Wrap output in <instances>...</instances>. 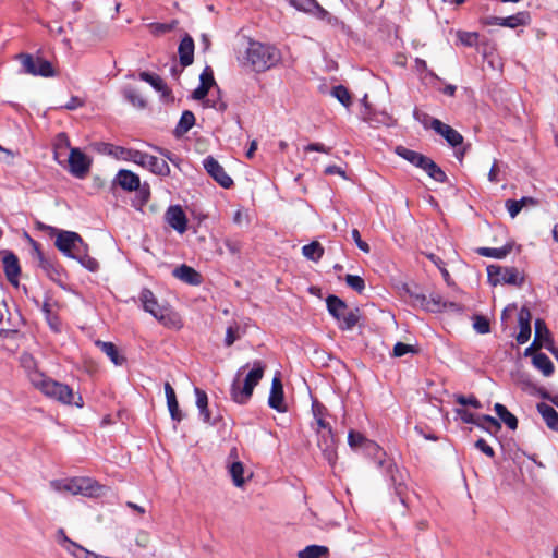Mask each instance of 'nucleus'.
<instances>
[{
    "label": "nucleus",
    "mask_w": 558,
    "mask_h": 558,
    "mask_svg": "<svg viewBox=\"0 0 558 558\" xmlns=\"http://www.w3.org/2000/svg\"><path fill=\"white\" fill-rule=\"evenodd\" d=\"M239 61L252 71L262 73L281 61V52L272 45L248 39L244 51L239 56Z\"/></svg>",
    "instance_id": "1"
},
{
    "label": "nucleus",
    "mask_w": 558,
    "mask_h": 558,
    "mask_svg": "<svg viewBox=\"0 0 558 558\" xmlns=\"http://www.w3.org/2000/svg\"><path fill=\"white\" fill-rule=\"evenodd\" d=\"M54 245L65 256L76 259L89 271H96L99 268L98 262L88 255V245L81 235L73 231H57Z\"/></svg>",
    "instance_id": "2"
},
{
    "label": "nucleus",
    "mask_w": 558,
    "mask_h": 558,
    "mask_svg": "<svg viewBox=\"0 0 558 558\" xmlns=\"http://www.w3.org/2000/svg\"><path fill=\"white\" fill-rule=\"evenodd\" d=\"M50 486L58 493L83 495L85 497H101L109 490L107 486L85 476L54 480L50 482Z\"/></svg>",
    "instance_id": "3"
},
{
    "label": "nucleus",
    "mask_w": 558,
    "mask_h": 558,
    "mask_svg": "<svg viewBox=\"0 0 558 558\" xmlns=\"http://www.w3.org/2000/svg\"><path fill=\"white\" fill-rule=\"evenodd\" d=\"M240 368L231 385V398L236 403H245L252 396L255 386L259 383L264 375V365L262 362H255L253 368L245 376L243 384L241 381L242 371Z\"/></svg>",
    "instance_id": "4"
},
{
    "label": "nucleus",
    "mask_w": 558,
    "mask_h": 558,
    "mask_svg": "<svg viewBox=\"0 0 558 558\" xmlns=\"http://www.w3.org/2000/svg\"><path fill=\"white\" fill-rule=\"evenodd\" d=\"M31 383L47 397L65 404L75 403L77 407H82V403L74 401V392L68 385L47 378L43 373H33Z\"/></svg>",
    "instance_id": "5"
},
{
    "label": "nucleus",
    "mask_w": 558,
    "mask_h": 558,
    "mask_svg": "<svg viewBox=\"0 0 558 558\" xmlns=\"http://www.w3.org/2000/svg\"><path fill=\"white\" fill-rule=\"evenodd\" d=\"M140 300L144 311L151 314L163 326L169 328L181 327V320L178 314L174 313L170 307L159 304L150 290H142Z\"/></svg>",
    "instance_id": "6"
},
{
    "label": "nucleus",
    "mask_w": 558,
    "mask_h": 558,
    "mask_svg": "<svg viewBox=\"0 0 558 558\" xmlns=\"http://www.w3.org/2000/svg\"><path fill=\"white\" fill-rule=\"evenodd\" d=\"M326 303L328 312L337 319L341 329L350 330L357 324L359 310L349 308L348 305L336 295H329Z\"/></svg>",
    "instance_id": "7"
},
{
    "label": "nucleus",
    "mask_w": 558,
    "mask_h": 558,
    "mask_svg": "<svg viewBox=\"0 0 558 558\" xmlns=\"http://www.w3.org/2000/svg\"><path fill=\"white\" fill-rule=\"evenodd\" d=\"M488 280L493 286L497 284H513L521 286L524 277L514 267H501L498 265H490L487 267Z\"/></svg>",
    "instance_id": "8"
},
{
    "label": "nucleus",
    "mask_w": 558,
    "mask_h": 558,
    "mask_svg": "<svg viewBox=\"0 0 558 558\" xmlns=\"http://www.w3.org/2000/svg\"><path fill=\"white\" fill-rule=\"evenodd\" d=\"M546 348L558 359V349L554 347L550 331L542 319L535 322V337L531 347L525 350V355H529L532 350Z\"/></svg>",
    "instance_id": "9"
},
{
    "label": "nucleus",
    "mask_w": 558,
    "mask_h": 558,
    "mask_svg": "<svg viewBox=\"0 0 558 558\" xmlns=\"http://www.w3.org/2000/svg\"><path fill=\"white\" fill-rule=\"evenodd\" d=\"M22 66L25 73L31 75H40L44 77L53 76L54 72L49 61L40 58L34 59L31 54L20 56Z\"/></svg>",
    "instance_id": "10"
},
{
    "label": "nucleus",
    "mask_w": 558,
    "mask_h": 558,
    "mask_svg": "<svg viewBox=\"0 0 558 558\" xmlns=\"http://www.w3.org/2000/svg\"><path fill=\"white\" fill-rule=\"evenodd\" d=\"M429 121V126L440 136H442L452 147L459 146L463 143V136L450 125L441 122L436 118H430L424 114V123Z\"/></svg>",
    "instance_id": "11"
},
{
    "label": "nucleus",
    "mask_w": 558,
    "mask_h": 558,
    "mask_svg": "<svg viewBox=\"0 0 558 558\" xmlns=\"http://www.w3.org/2000/svg\"><path fill=\"white\" fill-rule=\"evenodd\" d=\"M69 170L76 178H84L90 168V159L78 148H70Z\"/></svg>",
    "instance_id": "12"
},
{
    "label": "nucleus",
    "mask_w": 558,
    "mask_h": 558,
    "mask_svg": "<svg viewBox=\"0 0 558 558\" xmlns=\"http://www.w3.org/2000/svg\"><path fill=\"white\" fill-rule=\"evenodd\" d=\"M416 300L420 306L425 311L437 313L444 310L461 311V306L456 302H445L439 294H430L429 298L426 295H416Z\"/></svg>",
    "instance_id": "13"
},
{
    "label": "nucleus",
    "mask_w": 558,
    "mask_h": 558,
    "mask_svg": "<svg viewBox=\"0 0 558 558\" xmlns=\"http://www.w3.org/2000/svg\"><path fill=\"white\" fill-rule=\"evenodd\" d=\"M203 165L207 173L222 187L228 189L233 185V180L231 177L214 157H206L203 161Z\"/></svg>",
    "instance_id": "14"
},
{
    "label": "nucleus",
    "mask_w": 558,
    "mask_h": 558,
    "mask_svg": "<svg viewBox=\"0 0 558 558\" xmlns=\"http://www.w3.org/2000/svg\"><path fill=\"white\" fill-rule=\"evenodd\" d=\"M530 21V13L526 11H521L507 17L490 16L485 20V23L488 25H499L509 28H517L520 26L529 25Z\"/></svg>",
    "instance_id": "15"
},
{
    "label": "nucleus",
    "mask_w": 558,
    "mask_h": 558,
    "mask_svg": "<svg viewBox=\"0 0 558 558\" xmlns=\"http://www.w3.org/2000/svg\"><path fill=\"white\" fill-rule=\"evenodd\" d=\"M57 541L74 558H98L95 553L71 541L62 529L57 533Z\"/></svg>",
    "instance_id": "16"
},
{
    "label": "nucleus",
    "mask_w": 558,
    "mask_h": 558,
    "mask_svg": "<svg viewBox=\"0 0 558 558\" xmlns=\"http://www.w3.org/2000/svg\"><path fill=\"white\" fill-rule=\"evenodd\" d=\"M3 270L7 279L14 286L19 283V276L21 274L20 263L17 256L10 252L4 251L2 257Z\"/></svg>",
    "instance_id": "17"
},
{
    "label": "nucleus",
    "mask_w": 558,
    "mask_h": 558,
    "mask_svg": "<svg viewBox=\"0 0 558 558\" xmlns=\"http://www.w3.org/2000/svg\"><path fill=\"white\" fill-rule=\"evenodd\" d=\"M166 220L179 233L182 234L186 231L187 219L180 206H170L166 211Z\"/></svg>",
    "instance_id": "18"
},
{
    "label": "nucleus",
    "mask_w": 558,
    "mask_h": 558,
    "mask_svg": "<svg viewBox=\"0 0 558 558\" xmlns=\"http://www.w3.org/2000/svg\"><path fill=\"white\" fill-rule=\"evenodd\" d=\"M318 436V447L320 448L325 458L332 462L336 458L335 451V437L331 429H324L320 433H317Z\"/></svg>",
    "instance_id": "19"
},
{
    "label": "nucleus",
    "mask_w": 558,
    "mask_h": 558,
    "mask_svg": "<svg viewBox=\"0 0 558 558\" xmlns=\"http://www.w3.org/2000/svg\"><path fill=\"white\" fill-rule=\"evenodd\" d=\"M268 404L270 408L278 412L286 411V404L283 399V387L280 378L275 377L271 383V390L268 398Z\"/></svg>",
    "instance_id": "20"
},
{
    "label": "nucleus",
    "mask_w": 558,
    "mask_h": 558,
    "mask_svg": "<svg viewBox=\"0 0 558 558\" xmlns=\"http://www.w3.org/2000/svg\"><path fill=\"white\" fill-rule=\"evenodd\" d=\"M520 331L517 335L519 344H524L531 337V313L526 307H522L518 315Z\"/></svg>",
    "instance_id": "21"
},
{
    "label": "nucleus",
    "mask_w": 558,
    "mask_h": 558,
    "mask_svg": "<svg viewBox=\"0 0 558 558\" xmlns=\"http://www.w3.org/2000/svg\"><path fill=\"white\" fill-rule=\"evenodd\" d=\"M180 63L183 68L189 66L194 60V40L190 35H185L178 48Z\"/></svg>",
    "instance_id": "22"
},
{
    "label": "nucleus",
    "mask_w": 558,
    "mask_h": 558,
    "mask_svg": "<svg viewBox=\"0 0 558 558\" xmlns=\"http://www.w3.org/2000/svg\"><path fill=\"white\" fill-rule=\"evenodd\" d=\"M116 182L125 191H135L140 187V177L130 170H120Z\"/></svg>",
    "instance_id": "23"
},
{
    "label": "nucleus",
    "mask_w": 558,
    "mask_h": 558,
    "mask_svg": "<svg viewBox=\"0 0 558 558\" xmlns=\"http://www.w3.org/2000/svg\"><path fill=\"white\" fill-rule=\"evenodd\" d=\"M199 86L193 92V98L201 100L206 97L209 88L215 84L211 70L207 66L199 76Z\"/></svg>",
    "instance_id": "24"
},
{
    "label": "nucleus",
    "mask_w": 558,
    "mask_h": 558,
    "mask_svg": "<svg viewBox=\"0 0 558 558\" xmlns=\"http://www.w3.org/2000/svg\"><path fill=\"white\" fill-rule=\"evenodd\" d=\"M172 275L179 280L189 284H199L201 275L187 265H181L173 269Z\"/></svg>",
    "instance_id": "25"
},
{
    "label": "nucleus",
    "mask_w": 558,
    "mask_h": 558,
    "mask_svg": "<svg viewBox=\"0 0 558 558\" xmlns=\"http://www.w3.org/2000/svg\"><path fill=\"white\" fill-rule=\"evenodd\" d=\"M142 167L147 168L157 175L166 177L170 174V167L167 161L151 155H147V157H145V163H143Z\"/></svg>",
    "instance_id": "26"
},
{
    "label": "nucleus",
    "mask_w": 558,
    "mask_h": 558,
    "mask_svg": "<svg viewBox=\"0 0 558 558\" xmlns=\"http://www.w3.org/2000/svg\"><path fill=\"white\" fill-rule=\"evenodd\" d=\"M95 344L110 359L116 366H121L125 362V357L121 355L118 348L112 342L97 340Z\"/></svg>",
    "instance_id": "27"
},
{
    "label": "nucleus",
    "mask_w": 558,
    "mask_h": 558,
    "mask_svg": "<svg viewBox=\"0 0 558 558\" xmlns=\"http://www.w3.org/2000/svg\"><path fill=\"white\" fill-rule=\"evenodd\" d=\"M537 410L546 422V425L550 429L558 432V413L554 408L546 403H539L537 404Z\"/></svg>",
    "instance_id": "28"
},
{
    "label": "nucleus",
    "mask_w": 558,
    "mask_h": 558,
    "mask_svg": "<svg viewBox=\"0 0 558 558\" xmlns=\"http://www.w3.org/2000/svg\"><path fill=\"white\" fill-rule=\"evenodd\" d=\"M396 153L398 156L418 168H421L423 163L426 162V156L403 146L396 147Z\"/></svg>",
    "instance_id": "29"
},
{
    "label": "nucleus",
    "mask_w": 558,
    "mask_h": 558,
    "mask_svg": "<svg viewBox=\"0 0 558 558\" xmlns=\"http://www.w3.org/2000/svg\"><path fill=\"white\" fill-rule=\"evenodd\" d=\"M328 547L320 545H308L298 553V558H328Z\"/></svg>",
    "instance_id": "30"
},
{
    "label": "nucleus",
    "mask_w": 558,
    "mask_h": 558,
    "mask_svg": "<svg viewBox=\"0 0 558 558\" xmlns=\"http://www.w3.org/2000/svg\"><path fill=\"white\" fill-rule=\"evenodd\" d=\"M512 251V243H507L502 247L493 248V247H480L477 248V253L485 257H492L501 259L506 257Z\"/></svg>",
    "instance_id": "31"
},
{
    "label": "nucleus",
    "mask_w": 558,
    "mask_h": 558,
    "mask_svg": "<svg viewBox=\"0 0 558 558\" xmlns=\"http://www.w3.org/2000/svg\"><path fill=\"white\" fill-rule=\"evenodd\" d=\"M229 473L231 475L232 482L236 487H242L246 481L245 478V469L242 462L233 461L229 465Z\"/></svg>",
    "instance_id": "32"
},
{
    "label": "nucleus",
    "mask_w": 558,
    "mask_h": 558,
    "mask_svg": "<svg viewBox=\"0 0 558 558\" xmlns=\"http://www.w3.org/2000/svg\"><path fill=\"white\" fill-rule=\"evenodd\" d=\"M533 365L545 376H550L554 372V365L551 361L544 353H537L533 356Z\"/></svg>",
    "instance_id": "33"
},
{
    "label": "nucleus",
    "mask_w": 558,
    "mask_h": 558,
    "mask_svg": "<svg viewBox=\"0 0 558 558\" xmlns=\"http://www.w3.org/2000/svg\"><path fill=\"white\" fill-rule=\"evenodd\" d=\"M195 124V117L192 111H184L179 120V123L175 128V134L178 136L187 133L192 126Z\"/></svg>",
    "instance_id": "34"
},
{
    "label": "nucleus",
    "mask_w": 558,
    "mask_h": 558,
    "mask_svg": "<svg viewBox=\"0 0 558 558\" xmlns=\"http://www.w3.org/2000/svg\"><path fill=\"white\" fill-rule=\"evenodd\" d=\"M421 169L437 182H445L447 179L445 172L428 157H426V162L423 163Z\"/></svg>",
    "instance_id": "35"
},
{
    "label": "nucleus",
    "mask_w": 558,
    "mask_h": 558,
    "mask_svg": "<svg viewBox=\"0 0 558 558\" xmlns=\"http://www.w3.org/2000/svg\"><path fill=\"white\" fill-rule=\"evenodd\" d=\"M497 415L500 417V420L510 428L515 429L518 427V420L517 417L508 411V409L500 404L496 403L494 407Z\"/></svg>",
    "instance_id": "36"
},
{
    "label": "nucleus",
    "mask_w": 558,
    "mask_h": 558,
    "mask_svg": "<svg viewBox=\"0 0 558 558\" xmlns=\"http://www.w3.org/2000/svg\"><path fill=\"white\" fill-rule=\"evenodd\" d=\"M70 148V140L65 133H59L53 141L54 159L61 163L60 157Z\"/></svg>",
    "instance_id": "37"
},
{
    "label": "nucleus",
    "mask_w": 558,
    "mask_h": 558,
    "mask_svg": "<svg viewBox=\"0 0 558 558\" xmlns=\"http://www.w3.org/2000/svg\"><path fill=\"white\" fill-rule=\"evenodd\" d=\"M194 392L196 396V405L199 409V413L203 416L204 422H209L210 414L207 409L208 398H207L206 392L201 390L199 388H195Z\"/></svg>",
    "instance_id": "38"
},
{
    "label": "nucleus",
    "mask_w": 558,
    "mask_h": 558,
    "mask_svg": "<svg viewBox=\"0 0 558 558\" xmlns=\"http://www.w3.org/2000/svg\"><path fill=\"white\" fill-rule=\"evenodd\" d=\"M302 253L306 258L317 262L323 256L324 248L318 242L314 241L307 245H304L302 247Z\"/></svg>",
    "instance_id": "39"
},
{
    "label": "nucleus",
    "mask_w": 558,
    "mask_h": 558,
    "mask_svg": "<svg viewBox=\"0 0 558 558\" xmlns=\"http://www.w3.org/2000/svg\"><path fill=\"white\" fill-rule=\"evenodd\" d=\"M125 99L135 108L143 109L146 101L143 96L133 87H126L123 92Z\"/></svg>",
    "instance_id": "40"
},
{
    "label": "nucleus",
    "mask_w": 558,
    "mask_h": 558,
    "mask_svg": "<svg viewBox=\"0 0 558 558\" xmlns=\"http://www.w3.org/2000/svg\"><path fill=\"white\" fill-rule=\"evenodd\" d=\"M95 147H96L97 151H99L101 154L113 156L118 159H122V157L124 156L123 153H124L125 148H123L121 146H114L109 143H97L95 145Z\"/></svg>",
    "instance_id": "41"
},
{
    "label": "nucleus",
    "mask_w": 558,
    "mask_h": 558,
    "mask_svg": "<svg viewBox=\"0 0 558 558\" xmlns=\"http://www.w3.org/2000/svg\"><path fill=\"white\" fill-rule=\"evenodd\" d=\"M243 335L244 330L240 327L238 323L230 325L226 331V347H231L236 340L241 339Z\"/></svg>",
    "instance_id": "42"
},
{
    "label": "nucleus",
    "mask_w": 558,
    "mask_h": 558,
    "mask_svg": "<svg viewBox=\"0 0 558 558\" xmlns=\"http://www.w3.org/2000/svg\"><path fill=\"white\" fill-rule=\"evenodd\" d=\"M20 362L22 367L27 372L28 378L31 379L33 373H39L37 371L36 361L32 354L24 352L21 354Z\"/></svg>",
    "instance_id": "43"
},
{
    "label": "nucleus",
    "mask_w": 558,
    "mask_h": 558,
    "mask_svg": "<svg viewBox=\"0 0 558 558\" xmlns=\"http://www.w3.org/2000/svg\"><path fill=\"white\" fill-rule=\"evenodd\" d=\"M331 95L337 98L344 107H349L351 105V95L344 86L338 85L333 87Z\"/></svg>",
    "instance_id": "44"
},
{
    "label": "nucleus",
    "mask_w": 558,
    "mask_h": 558,
    "mask_svg": "<svg viewBox=\"0 0 558 558\" xmlns=\"http://www.w3.org/2000/svg\"><path fill=\"white\" fill-rule=\"evenodd\" d=\"M141 80L149 83L156 90L162 92L166 89L165 82L158 76L147 72H142L140 74Z\"/></svg>",
    "instance_id": "45"
},
{
    "label": "nucleus",
    "mask_w": 558,
    "mask_h": 558,
    "mask_svg": "<svg viewBox=\"0 0 558 558\" xmlns=\"http://www.w3.org/2000/svg\"><path fill=\"white\" fill-rule=\"evenodd\" d=\"M123 155V160L133 161L140 166H143V163H145V157H147L148 154L135 149L125 148Z\"/></svg>",
    "instance_id": "46"
},
{
    "label": "nucleus",
    "mask_w": 558,
    "mask_h": 558,
    "mask_svg": "<svg viewBox=\"0 0 558 558\" xmlns=\"http://www.w3.org/2000/svg\"><path fill=\"white\" fill-rule=\"evenodd\" d=\"M345 283L354 291H356L357 293H362L365 289V282H364V279L360 276H356V275H347L345 278Z\"/></svg>",
    "instance_id": "47"
},
{
    "label": "nucleus",
    "mask_w": 558,
    "mask_h": 558,
    "mask_svg": "<svg viewBox=\"0 0 558 558\" xmlns=\"http://www.w3.org/2000/svg\"><path fill=\"white\" fill-rule=\"evenodd\" d=\"M457 37L462 45L468 47H473L478 41V34L475 32H458Z\"/></svg>",
    "instance_id": "48"
},
{
    "label": "nucleus",
    "mask_w": 558,
    "mask_h": 558,
    "mask_svg": "<svg viewBox=\"0 0 558 558\" xmlns=\"http://www.w3.org/2000/svg\"><path fill=\"white\" fill-rule=\"evenodd\" d=\"M177 25V21L171 23H151L149 24V29L153 35L159 36L161 34L171 32Z\"/></svg>",
    "instance_id": "49"
},
{
    "label": "nucleus",
    "mask_w": 558,
    "mask_h": 558,
    "mask_svg": "<svg viewBox=\"0 0 558 558\" xmlns=\"http://www.w3.org/2000/svg\"><path fill=\"white\" fill-rule=\"evenodd\" d=\"M289 2L295 9L304 12H313L314 8H318L316 0H289Z\"/></svg>",
    "instance_id": "50"
},
{
    "label": "nucleus",
    "mask_w": 558,
    "mask_h": 558,
    "mask_svg": "<svg viewBox=\"0 0 558 558\" xmlns=\"http://www.w3.org/2000/svg\"><path fill=\"white\" fill-rule=\"evenodd\" d=\"M473 328L475 329V331L477 333H481V335L488 333L490 330L489 322L486 317L477 315L474 317Z\"/></svg>",
    "instance_id": "51"
},
{
    "label": "nucleus",
    "mask_w": 558,
    "mask_h": 558,
    "mask_svg": "<svg viewBox=\"0 0 558 558\" xmlns=\"http://www.w3.org/2000/svg\"><path fill=\"white\" fill-rule=\"evenodd\" d=\"M348 442L351 448H357L364 444H368V440H366L362 434L351 430L348 435Z\"/></svg>",
    "instance_id": "52"
},
{
    "label": "nucleus",
    "mask_w": 558,
    "mask_h": 558,
    "mask_svg": "<svg viewBox=\"0 0 558 558\" xmlns=\"http://www.w3.org/2000/svg\"><path fill=\"white\" fill-rule=\"evenodd\" d=\"M476 421L482 422L481 427L486 428L487 430H490L492 428L497 430L500 428V423L490 415H482L477 417Z\"/></svg>",
    "instance_id": "53"
},
{
    "label": "nucleus",
    "mask_w": 558,
    "mask_h": 558,
    "mask_svg": "<svg viewBox=\"0 0 558 558\" xmlns=\"http://www.w3.org/2000/svg\"><path fill=\"white\" fill-rule=\"evenodd\" d=\"M171 418L177 422H181L184 417L182 411L179 409L178 400H172L167 403Z\"/></svg>",
    "instance_id": "54"
},
{
    "label": "nucleus",
    "mask_w": 558,
    "mask_h": 558,
    "mask_svg": "<svg viewBox=\"0 0 558 558\" xmlns=\"http://www.w3.org/2000/svg\"><path fill=\"white\" fill-rule=\"evenodd\" d=\"M415 352V349L413 345L403 343V342H397L393 347V355L397 357L403 356L407 353H413Z\"/></svg>",
    "instance_id": "55"
},
{
    "label": "nucleus",
    "mask_w": 558,
    "mask_h": 558,
    "mask_svg": "<svg viewBox=\"0 0 558 558\" xmlns=\"http://www.w3.org/2000/svg\"><path fill=\"white\" fill-rule=\"evenodd\" d=\"M456 412L464 423H472L477 426H482V422L476 421V418L474 417V414L469 412L468 410L461 408V409H457Z\"/></svg>",
    "instance_id": "56"
},
{
    "label": "nucleus",
    "mask_w": 558,
    "mask_h": 558,
    "mask_svg": "<svg viewBox=\"0 0 558 558\" xmlns=\"http://www.w3.org/2000/svg\"><path fill=\"white\" fill-rule=\"evenodd\" d=\"M456 401L461 405H471L475 409L481 408V402L473 396L464 397L462 395H459L456 397Z\"/></svg>",
    "instance_id": "57"
},
{
    "label": "nucleus",
    "mask_w": 558,
    "mask_h": 558,
    "mask_svg": "<svg viewBox=\"0 0 558 558\" xmlns=\"http://www.w3.org/2000/svg\"><path fill=\"white\" fill-rule=\"evenodd\" d=\"M401 291L404 296H408L410 299L413 305L420 306V303L416 300V295H423L422 293H418L415 289L408 284H403Z\"/></svg>",
    "instance_id": "58"
},
{
    "label": "nucleus",
    "mask_w": 558,
    "mask_h": 558,
    "mask_svg": "<svg viewBox=\"0 0 558 558\" xmlns=\"http://www.w3.org/2000/svg\"><path fill=\"white\" fill-rule=\"evenodd\" d=\"M352 239L355 242L356 246L363 251L364 253H369V245L361 239L360 232L357 229L352 230Z\"/></svg>",
    "instance_id": "59"
},
{
    "label": "nucleus",
    "mask_w": 558,
    "mask_h": 558,
    "mask_svg": "<svg viewBox=\"0 0 558 558\" xmlns=\"http://www.w3.org/2000/svg\"><path fill=\"white\" fill-rule=\"evenodd\" d=\"M506 208L510 215L511 218H514L518 216V214L521 211V204L518 201L514 199H508L506 201Z\"/></svg>",
    "instance_id": "60"
},
{
    "label": "nucleus",
    "mask_w": 558,
    "mask_h": 558,
    "mask_svg": "<svg viewBox=\"0 0 558 558\" xmlns=\"http://www.w3.org/2000/svg\"><path fill=\"white\" fill-rule=\"evenodd\" d=\"M330 149H331L330 147H327L322 143H311L304 147V150L307 153L318 151V153L329 154Z\"/></svg>",
    "instance_id": "61"
},
{
    "label": "nucleus",
    "mask_w": 558,
    "mask_h": 558,
    "mask_svg": "<svg viewBox=\"0 0 558 558\" xmlns=\"http://www.w3.org/2000/svg\"><path fill=\"white\" fill-rule=\"evenodd\" d=\"M475 447L489 458L495 454L494 449L484 439H478Z\"/></svg>",
    "instance_id": "62"
},
{
    "label": "nucleus",
    "mask_w": 558,
    "mask_h": 558,
    "mask_svg": "<svg viewBox=\"0 0 558 558\" xmlns=\"http://www.w3.org/2000/svg\"><path fill=\"white\" fill-rule=\"evenodd\" d=\"M223 244H225L226 248L228 250V252L232 255L239 254V252L241 250L240 243L238 241H233L231 239H226L223 241Z\"/></svg>",
    "instance_id": "63"
},
{
    "label": "nucleus",
    "mask_w": 558,
    "mask_h": 558,
    "mask_svg": "<svg viewBox=\"0 0 558 558\" xmlns=\"http://www.w3.org/2000/svg\"><path fill=\"white\" fill-rule=\"evenodd\" d=\"M82 106H83V100L76 96H72L70 98V100L66 104H64L63 106H61L60 108H64L66 110H74Z\"/></svg>",
    "instance_id": "64"
}]
</instances>
